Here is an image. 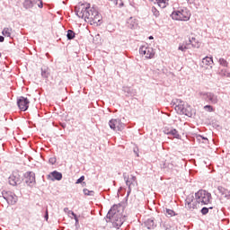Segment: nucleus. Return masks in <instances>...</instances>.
<instances>
[{
    "label": "nucleus",
    "instance_id": "nucleus-1",
    "mask_svg": "<svg viewBox=\"0 0 230 230\" xmlns=\"http://www.w3.org/2000/svg\"><path fill=\"white\" fill-rule=\"evenodd\" d=\"M76 15L81 19H84L85 22H90L91 24H98L102 21V15L100 13L91 7V4H82L75 9Z\"/></svg>",
    "mask_w": 230,
    "mask_h": 230
},
{
    "label": "nucleus",
    "instance_id": "nucleus-2",
    "mask_svg": "<svg viewBox=\"0 0 230 230\" xmlns=\"http://www.w3.org/2000/svg\"><path fill=\"white\" fill-rule=\"evenodd\" d=\"M118 205H114L108 212V218H110L111 222H112L115 227H121L123 226V219L119 216H118Z\"/></svg>",
    "mask_w": 230,
    "mask_h": 230
},
{
    "label": "nucleus",
    "instance_id": "nucleus-3",
    "mask_svg": "<svg viewBox=\"0 0 230 230\" xmlns=\"http://www.w3.org/2000/svg\"><path fill=\"white\" fill-rule=\"evenodd\" d=\"M195 199L198 200V204L199 206H206L208 204L211 203V193L208 192V190H199L195 194Z\"/></svg>",
    "mask_w": 230,
    "mask_h": 230
},
{
    "label": "nucleus",
    "instance_id": "nucleus-4",
    "mask_svg": "<svg viewBox=\"0 0 230 230\" xmlns=\"http://www.w3.org/2000/svg\"><path fill=\"white\" fill-rule=\"evenodd\" d=\"M171 17L173 19V21H190L191 13H190L186 8L179 9L172 12Z\"/></svg>",
    "mask_w": 230,
    "mask_h": 230
},
{
    "label": "nucleus",
    "instance_id": "nucleus-5",
    "mask_svg": "<svg viewBox=\"0 0 230 230\" xmlns=\"http://www.w3.org/2000/svg\"><path fill=\"white\" fill-rule=\"evenodd\" d=\"M175 111L178 112V114H184L185 116H188L189 118H191L193 116L195 111L191 108V106L188 104H184L182 102L179 103L175 107Z\"/></svg>",
    "mask_w": 230,
    "mask_h": 230
},
{
    "label": "nucleus",
    "instance_id": "nucleus-6",
    "mask_svg": "<svg viewBox=\"0 0 230 230\" xmlns=\"http://www.w3.org/2000/svg\"><path fill=\"white\" fill-rule=\"evenodd\" d=\"M109 125L111 130H115L116 132H121L125 128L123 122L117 119H111Z\"/></svg>",
    "mask_w": 230,
    "mask_h": 230
},
{
    "label": "nucleus",
    "instance_id": "nucleus-7",
    "mask_svg": "<svg viewBox=\"0 0 230 230\" xmlns=\"http://www.w3.org/2000/svg\"><path fill=\"white\" fill-rule=\"evenodd\" d=\"M185 208L190 211H193V209H199L200 205L197 199H193V197H188L185 200Z\"/></svg>",
    "mask_w": 230,
    "mask_h": 230
},
{
    "label": "nucleus",
    "instance_id": "nucleus-8",
    "mask_svg": "<svg viewBox=\"0 0 230 230\" xmlns=\"http://www.w3.org/2000/svg\"><path fill=\"white\" fill-rule=\"evenodd\" d=\"M140 55H144L146 58H154L155 51L150 47L142 46L139 49Z\"/></svg>",
    "mask_w": 230,
    "mask_h": 230
},
{
    "label": "nucleus",
    "instance_id": "nucleus-9",
    "mask_svg": "<svg viewBox=\"0 0 230 230\" xmlns=\"http://www.w3.org/2000/svg\"><path fill=\"white\" fill-rule=\"evenodd\" d=\"M126 184H127V186H128V193H130V191H132V188H136V186H137V180L136 176H134V175L128 176L126 181Z\"/></svg>",
    "mask_w": 230,
    "mask_h": 230
},
{
    "label": "nucleus",
    "instance_id": "nucleus-10",
    "mask_svg": "<svg viewBox=\"0 0 230 230\" xmlns=\"http://www.w3.org/2000/svg\"><path fill=\"white\" fill-rule=\"evenodd\" d=\"M199 96H206L205 100H207V102H209L210 103H213L214 105L218 103V96L215 95V93H199Z\"/></svg>",
    "mask_w": 230,
    "mask_h": 230
},
{
    "label": "nucleus",
    "instance_id": "nucleus-11",
    "mask_svg": "<svg viewBox=\"0 0 230 230\" xmlns=\"http://www.w3.org/2000/svg\"><path fill=\"white\" fill-rule=\"evenodd\" d=\"M17 103L19 109H21L23 111H28V107H30V101L28 100V98L21 97L18 100Z\"/></svg>",
    "mask_w": 230,
    "mask_h": 230
},
{
    "label": "nucleus",
    "instance_id": "nucleus-12",
    "mask_svg": "<svg viewBox=\"0 0 230 230\" xmlns=\"http://www.w3.org/2000/svg\"><path fill=\"white\" fill-rule=\"evenodd\" d=\"M164 132L167 135V136H172L173 137H175L176 139H179L181 137V135H179V131H177V129L167 126L164 128Z\"/></svg>",
    "mask_w": 230,
    "mask_h": 230
},
{
    "label": "nucleus",
    "instance_id": "nucleus-13",
    "mask_svg": "<svg viewBox=\"0 0 230 230\" xmlns=\"http://www.w3.org/2000/svg\"><path fill=\"white\" fill-rule=\"evenodd\" d=\"M164 132L167 135V136H172L173 137H175L176 139H179L181 137V135H179V131H177V129L167 126L164 128Z\"/></svg>",
    "mask_w": 230,
    "mask_h": 230
},
{
    "label": "nucleus",
    "instance_id": "nucleus-14",
    "mask_svg": "<svg viewBox=\"0 0 230 230\" xmlns=\"http://www.w3.org/2000/svg\"><path fill=\"white\" fill-rule=\"evenodd\" d=\"M9 184L11 186H17V184H21V175L17 172L13 173L9 177Z\"/></svg>",
    "mask_w": 230,
    "mask_h": 230
},
{
    "label": "nucleus",
    "instance_id": "nucleus-15",
    "mask_svg": "<svg viewBox=\"0 0 230 230\" xmlns=\"http://www.w3.org/2000/svg\"><path fill=\"white\" fill-rule=\"evenodd\" d=\"M25 182L29 186H31V184H35V172H29L25 173Z\"/></svg>",
    "mask_w": 230,
    "mask_h": 230
},
{
    "label": "nucleus",
    "instance_id": "nucleus-16",
    "mask_svg": "<svg viewBox=\"0 0 230 230\" xmlns=\"http://www.w3.org/2000/svg\"><path fill=\"white\" fill-rule=\"evenodd\" d=\"M201 66L208 69V67H213V58L206 57L201 61Z\"/></svg>",
    "mask_w": 230,
    "mask_h": 230
},
{
    "label": "nucleus",
    "instance_id": "nucleus-17",
    "mask_svg": "<svg viewBox=\"0 0 230 230\" xmlns=\"http://www.w3.org/2000/svg\"><path fill=\"white\" fill-rule=\"evenodd\" d=\"M127 26L128 28H130V30H134V28H137V19L136 17H130L127 21Z\"/></svg>",
    "mask_w": 230,
    "mask_h": 230
},
{
    "label": "nucleus",
    "instance_id": "nucleus-18",
    "mask_svg": "<svg viewBox=\"0 0 230 230\" xmlns=\"http://www.w3.org/2000/svg\"><path fill=\"white\" fill-rule=\"evenodd\" d=\"M49 177H52V181H62V173L57 171L52 172Z\"/></svg>",
    "mask_w": 230,
    "mask_h": 230
},
{
    "label": "nucleus",
    "instance_id": "nucleus-19",
    "mask_svg": "<svg viewBox=\"0 0 230 230\" xmlns=\"http://www.w3.org/2000/svg\"><path fill=\"white\" fill-rule=\"evenodd\" d=\"M217 190L219 193L222 195V197H230L229 190L226 189L225 187L218 186Z\"/></svg>",
    "mask_w": 230,
    "mask_h": 230
},
{
    "label": "nucleus",
    "instance_id": "nucleus-20",
    "mask_svg": "<svg viewBox=\"0 0 230 230\" xmlns=\"http://www.w3.org/2000/svg\"><path fill=\"white\" fill-rule=\"evenodd\" d=\"M8 204H15L17 202V197L15 195H9L4 197Z\"/></svg>",
    "mask_w": 230,
    "mask_h": 230
},
{
    "label": "nucleus",
    "instance_id": "nucleus-21",
    "mask_svg": "<svg viewBox=\"0 0 230 230\" xmlns=\"http://www.w3.org/2000/svg\"><path fill=\"white\" fill-rule=\"evenodd\" d=\"M12 28H4L2 31V35H4V37H12Z\"/></svg>",
    "mask_w": 230,
    "mask_h": 230
},
{
    "label": "nucleus",
    "instance_id": "nucleus-22",
    "mask_svg": "<svg viewBox=\"0 0 230 230\" xmlns=\"http://www.w3.org/2000/svg\"><path fill=\"white\" fill-rule=\"evenodd\" d=\"M190 44H192V46L194 47V48H200V42H199V40H197V39L196 38H191L190 40Z\"/></svg>",
    "mask_w": 230,
    "mask_h": 230
},
{
    "label": "nucleus",
    "instance_id": "nucleus-23",
    "mask_svg": "<svg viewBox=\"0 0 230 230\" xmlns=\"http://www.w3.org/2000/svg\"><path fill=\"white\" fill-rule=\"evenodd\" d=\"M41 76L43 78H49V68H42L41 69Z\"/></svg>",
    "mask_w": 230,
    "mask_h": 230
},
{
    "label": "nucleus",
    "instance_id": "nucleus-24",
    "mask_svg": "<svg viewBox=\"0 0 230 230\" xmlns=\"http://www.w3.org/2000/svg\"><path fill=\"white\" fill-rule=\"evenodd\" d=\"M75 31H71V30H68L67 31V34H66V37L68 39V40H73V39H75Z\"/></svg>",
    "mask_w": 230,
    "mask_h": 230
},
{
    "label": "nucleus",
    "instance_id": "nucleus-25",
    "mask_svg": "<svg viewBox=\"0 0 230 230\" xmlns=\"http://www.w3.org/2000/svg\"><path fill=\"white\" fill-rule=\"evenodd\" d=\"M219 64L220 66H223V67H227V66H229V63H227V60L224 59V58H219Z\"/></svg>",
    "mask_w": 230,
    "mask_h": 230
},
{
    "label": "nucleus",
    "instance_id": "nucleus-26",
    "mask_svg": "<svg viewBox=\"0 0 230 230\" xmlns=\"http://www.w3.org/2000/svg\"><path fill=\"white\" fill-rule=\"evenodd\" d=\"M205 111H208V112H214L215 109H213V106L211 105H206L204 106Z\"/></svg>",
    "mask_w": 230,
    "mask_h": 230
},
{
    "label": "nucleus",
    "instance_id": "nucleus-27",
    "mask_svg": "<svg viewBox=\"0 0 230 230\" xmlns=\"http://www.w3.org/2000/svg\"><path fill=\"white\" fill-rule=\"evenodd\" d=\"M166 213L170 217H175V212L172 209H166Z\"/></svg>",
    "mask_w": 230,
    "mask_h": 230
},
{
    "label": "nucleus",
    "instance_id": "nucleus-28",
    "mask_svg": "<svg viewBox=\"0 0 230 230\" xmlns=\"http://www.w3.org/2000/svg\"><path fill=\"white\" fill-rule=\"evenodd\" d=\"M67 214L72 215V217H74L75 222H78V217H76V214H75V212L70 210V211L67 212Z\"/></svg>",
    "mask_w": 230,
    "mask_h": 230
},
{
    "label": "nucleus",
    "instance_id": "nucleus-29",
    "mask_svg": "<svg viewBox=\"0 0 230 230\" xmlns=\"http://www.w3.org/2000/svg\"><path fill=\"white\" fill-rule=\"evenodd\" d=\"M85 181V176H81L75 182V184H80L81 182H84Z\"/></svg>",
    "mask_w": 230,
    "mask_h": 230
},
{
    "label": "nucleus",
    "instance_id": "nucleus-30",
    "mask_svg": "<svg viewBox=\"0 0 230 230\" xmlns=\"http://www.w3.org/2000/svg\"><path fill=\"white\" fill-rule=\"evenodd\" d=\"M201 213H202V215H208V213H209V208H203L201 209Z\"/></svg>",
    "mask_w": 230,
    "mask_h": 230
},
{
    "label": "nucleus",
    "instance_id": "nucleus-31",
    "mask_svg": "<svg viewBox=\"0 0 230 230\" xmlns=\"http://www.w3.org/2000/svg\"><path fill=\"white\" fill-rule=\"evenodd\" d=\"M179 49H180V51H185L188 49V48L186 46H180Z\"/></svg>",
    "mask_w": 230,
    "mask_h": 230
},
{
    "label": "nucleus",
    "instance_id": "nucleus-32",
    "mask_svg": "<svg viewBox=\"0 0 230 230\" xmlns=\"http://www.w3.org/2000/svg\"><path fill=\"white\" fill-rule=\"evenodd\" d=\"M49 163H51V164H55V163H57V160L55 158H50Z\"/></svg>",
    "mask_w": 230,
    "mask_h": 230
},
{
    "label": "nucleus",
    "instance_id": "nucleus-33",
    "mask_svg": "<svg viewBox=\"0 0 230 230\" xmlns=\"http://www.w3.org/2000/svg\"><path fill=\"white\" fill-rule=\"evenodd\" d=\"M220 75H223V76H227V72L221 70Z\"/></svg>",
    "mask_w": 230,
    "mask_h": 230
},
{
    "label": "nucleus",
    "instance_id": "nucleus-34",
    "mask_svg": "<svg viewBox=\"0 0 230 230\" xmlns=\"http://www.w3.org/2000/svg\"><path fill=\"white\" fill-rule=\"evenodd\" d=\"M49 218V215L48 212V208L46 209V215H45V220H48Z\"/></svg>",
    "mask_w": 230,
    "mask_h": 230
},
{
    "label": "nucleus",
    "instance_id": "nucleus-35",
    "mask_svg": "<svg viewBox=\"0 0 230 230\" xmlns=\"http://www.w3.org/2000/svg\"><path fill=\"white\" fill-rule=\"evenodd\" d=\"M146 224H154V219H147Z\"/></svg>",
    "mask_w": 230,
    "mask_h": 230
},
{
    "label": "nucleus",
    "instance_id": "nucleus-36",
    "mask_svg": "<svg viewBox=\"0 0 230 230\" xmlns=\"http://www.w3.org/2000/svg\"><path fill=\"white\" fill-rule=\"evenodd\" d=\"M0 42H4V37L0 36Z\"/></svg>",
    "mask_w": 230,
    "mask_h": 230
},
{
    "label": "nucleus",
    "instance_id": "nucleus-37",
    "mask_svg": "<svg viewBox=\"0 0 230 230\" xmlns=\"http://www.w3.org/2000/svg\"><path fill=\"white\" fill-rule=\"evenodd\" d=\"M64 211H65V213H69L70 210H69L68 208H64Z\"/></svg>",
    "mask_w": 230,
    "mask_h": 230
},
{
    "label": "nucleus",
    "instance_id": "nucleus-38",
    "mask_svg": "<svg viewBox=\"0 0 230 230\" xmlns=\"http://www.w3.org/2000/svg\"><path fill=\"white\" fill-rule=\"evenodd\" d=\"M188 3H190V4H193V3H195V0H187Z\"/></svg>",
    "mask_w": 230,
    "mask_h": 230
},
{
    "label": "nucleus",
    "instance_id": "nucleus-39",
    "mask_svg": "<svg viewBox=\"0 0 230 230\" xmlns=\"http://www.w3.org/2000/svg\"><path fill=\"white\" fill-rule=\"evenodd\" d=\"M155 15L156 17L159 16L158 11L155 12Z\"/></svg>",
    "mask_w": 230,
    "mask_h": 230
},
{
    "label": "nucleus",
    "instance_id": "nucleus-40",
    "mask_svg": "<svg viewBox=\"0 0 230 230\" xmlns=\"http://www.w3.org/2000/svg\"><path fill=\"white\" fill-rule=\"evenodd\" d=\"M153 39H154V36H150V37H149V40H153Z\"/></svg>",
    "mask_w": 230,
    "mask_h": 230
},
{
    "label": "nucleus",
    "instance_id": "nucleus-41",
    "mask_svg": "<svg viewBox=\"0 0 230 230\" xmlns=\"http://www.w3.org/2000/svg\"><path fill=\"white\" fill-rule=\"evenodd\" d=\"M87 191H89V190H84V192L85 193V195H87Z\"/></svg>",
    "mask_w": 230,
    "mask_h": 230
},
{
    "label": "nucleus",
    "instance_id": "nucleus-42",
    "mask_svg": "<svg viewBox=\"0 0 230 230\" xmlns=\"http://www.w3.org/2000/svg\"><path fill=\"white\" fill-rule=\"evenodd\" d=\"M40 6V8H42V2H40V5H39Z\"/></svg>",
    "mask_w": 230,
    "mask_h": 230
},
{
    "label": "nucleus",
    "instance_id": "nucleus-43",
    "mask_svg": "<svg viewBox=\"0 0 230 230\" xmlns=\"http://www.w3.org/2000/svg\"><path fill=\"white\" fill-rule=\"evenodd\" d=\"M0 57H1V53H0Z\"/></svg>",
    "mask_w": 230,
    "mask_h": 230
}]
</instances>
